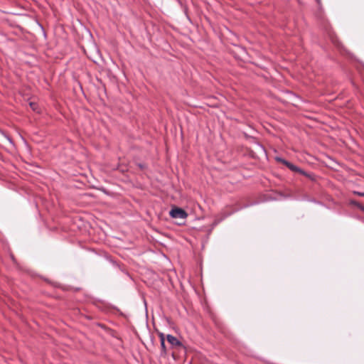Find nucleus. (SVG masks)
I'll return each instance as SVG.
<instances>
[{
    "label": "nucleus",
    "mask_w": 364,
    "mask_h": 364,
    "mask_svg": "<svg viewBox=\"0 0 364 364\" xmlns=\"http://www.w3.org/2000/svg\"><path fill=\"white\" fill-rule=\"evenodd\" d=\"M275 159H276L277 161L281 162L282 164L285 165L289 170H291L293 172H296L297 173V171H299V166L294 165V164H292L291 162L286 160L284 158H282V157H279V156H277L275 158Z\"/></svg>",
    "instance_id": "4"
},
{
    "label": "nucleus",
    "mask_w": 364,
    "mask_h": 364,
    "mask_svg": "<svg viewBox=\"0 0 364 364\" xmlns=\"http://www.w3.org/2000/svg\"><path fill=\"white\" fill-rule=\"evenodd\" d=\"M161 345V356L164 357L166 355V348L165 345V341H162V342L160 343Z\"/></svg>",
    "instance_id": "7"
},
{
    "label": "nucleus",
    "mask_w": 364,
    "mask_h": 364,
    "mask_svg": "<svg viewBox=\"0 0 364 364\" xmlns=\"http://www.w3.org/2000/svg\"><path fill=\"white\" fill-rule=\"evenodd\" d=\"M144 305H145V308L146 309V301L145 299H144Z\"/></svg>",
    "instance_id": "16"
},
{
    "label": "nucleus",
    "mask_w": 364,
    "mask_h": 364,
    "mask_svg": "<svg viewBox=\"0 0 364 364\" xmlns=\"http://www.w3.org/2000/svg\"><path fill=\"white\" fill-rule=\"evenodd\" d=\"M297 173L306 176V178H309L311 181H316V176L313 173L305 171L301 168H299V171H298Z\"/></svg>",
    "instance_id": "6"
},
{
    "label": "nucleus",
    "mask_w": 364,
    "mask_h": 364,
    "mask_svg": "<svg viewBox=\"0 0 364 364\" xmlns=\"http://www.w3.org/2000/svg\"><path fill=\"white\" fill-rule=\"evenodd\" d=\"M139 166L141 168H144V165H142V164H139Z\"/></svg>",
    "instance_id": "15"
},
{
    "label": "nucleus",
    "mask_w": 364,
    "mask_h": 364,
    "mask_svg": "<svg viewBox=\"0 0 364 364\" xmlns=\"http://www.w3.org/2000/svg\"><path fill=\"white\" fill-rule=\"evenodd\" d=\"M350 204L356 206L360 210H362V208H364V205H363L362 204H360V203H358V201H356L355 200H350Z\"/></svg>",
    "instance_id": "8"
},
{
    "label": "nucleus",
    "mask_w": 364,
    "mask_h": 364,
    "mask_svg": "<svg viewBox=\"0 0 364 364\" xmlns=\"http://www.w3.org/2000/svg\"><path fill=\"white\" fill-rule=\"evenodd\" d=\"M169 215L174 219H185L188 216V213L181 208L173 207L169 211Z\"/></svg>",
    "instance_id": "1"
},
{
    "label": "nucleus",
    "mask_w": 364,
    "mask_h": 364,
    "mask_svg": "<svg viewBox=\"0 0 364 364\" xmlns=\"http://www.w3.org/2000/svg\"><path fill=\"white\" fill-rule=\"evenodd\" d=\"M316 1H317V3H318V4H321V0H316Z\"/></svg>",
    "instance_id": "18"
},
{
    "label": "nucleus",
    "mask_w": 364,
    "mask_h": 364,
    "mask_svg": "<svg viewBox=\"0 0 364 364\" xmlns=\"http://www.w3.org/2000/svg\"><path fill=\"white\" fill-rule=\"evenodd\" d=\"M109 262L114 265V266H118L117 263L113 260L112 259H109Z\"/></svg>",
    "instance_id": "14"
},
{
    "label": "nucleus",
    "mask_w": 364,
    "mask_h": 364,
    "mask_svg": "<svg viewBox=\"0 0 364 364\" xmlns=\"http://www.w3.org/2000/svg\"><path fill=\"white\" fill-rule=\"evenodd\" d=\"M29 105L33 110H36L37 105L35 102H30Z\"/></svg>",
    "instance_id": "12"
},
{
    "label": "nucleus",
    "mask_w": 364,
    "mask_h": 364,
    "mask_svg": "<svg viewBox=\"0 0 364 364\" xmlns=\"http://www.w3.org/2000/svg\"><path fill=\"white\" fill-rule=\"evenodd\" d=\"M166 340L172 346L181 347L184 349L186 348L183 344L176 337L171 334H168L166 336Z\"/></svg>",
    "instance_id": "5"
},
{
    "label": "nucleus",
    "mask_w": 364,
    "mask_h": 364,
    "mask_svg": "<svg viewBox=\"0 0 364 364\" xmlns=\"http://www.w3.org/2000/svg\"><path fill=\"white\" fill-rule=\"evenodd\" d=\"M213 230H211V228L208 230V235Z\"/></svg>",
    "instance_id": "17"
},
{
    "label": "nucleus",
    "mask_w": 364,
    "mask_h": 364,
    "mask_svg": "<svg viewBox=\"0 0 364 364\" xmlns=\"http://www.w3.org/2000/svg\"><path fill=\"white\" fill-rule=\"evenodd\" d=\"M362 211H363V212H364V208H362Z\"/></svg>",
    "instance_id": "19"
},
{
    "label": "nucleus",
    "mask_w": 364,
    "mask_h": 364,
    "mask_svg": "<svg viewBox=\"0 0 364 364\" xmlns=\"http://www.w3.org/2000/svg\"><path fill=\"white\" fill-rule=\"evenodd\" d=\"M257 203H250V204H245V205H243L242 207L240 208H237V209H235L234 210H232V212L228 213V214H225L224 215L223 217L220 218H216L215 219V220L213 222V223L211 224L210 227H211V230H213L215 226H217L220 223H221L223 220H225L227 217L231 215L232 213H235L243 208H248L251 205H253L255 204H257Z\"/></svg>",
    "instance_id": "2"
},
{
    "label": "nucleus",
    "mask_w": 364,
    "mask_h": 364,
    "mask_svg": "<svg viewBox=\"0 0 364 364\" xmlns=\"http://www.w3.org/2000/svg\"><path fill=\"white\" fill-rule=\"evenodd\" d=\"M308 201H310V202H312L314 203H316V204H319V205H323V204L320 202V201H318L316 200V199L314 198H311V199H307Z\"/></svg>",
    "instance_id": "9"
},
{
    "label": "nucleus",
    "mask_w": 364,
    "mask_h": 364,
    "mask_svg": "<svg viewBox=\"0 0 364 364\" xmlns=\"http://www.w3.org/2000/svg\"><path fill=\"white\" fill-rule=\"evenodd\" d=\"M353 193L354 195H356V196H364V192H360V191H353Z\"/></svg>",
    "instance_id": "10"
},
{
    "label": "nucleus",
    "mask_w": 364,
    "mask_h": 364,
    "mask_svg": "<svg viewBox=\"0 0 364 364\" xmlns=\"http://www.w3.org/2000/svg\"><path fill=\"white\" fill-rule=\"evenodd\" d=\"M1 133L6 136V138L8 139V141L10 142V143H13L12 141V139L10 136H9L8 135H6V134H4V132H1Z\"/></svg>",
    "instance_id": "13"
},
{
    "label": "nucleus",
    "mask_w": 364,
    "mask_h": 364,
    "mask_svg": "<svg viewBox=\"0 0 364 364\" xmlns=\"http://www.w3.org/2000/svg\"><path fill=\"white\" fill-rule=\"evenodd\" d=\"M159 336L160 338V343L162 342V341H165L164 334L163 333H159Z\"/></svg>",
    "instance_id": "11"
},
{
    "label": "nucleus",
    "mask_w": 364,
    "mask_h": 364,
    "mask_svg": "<svg viewBox=\"0 0 364 364\" xmlns=\"http://www.w3.org/2000/svg\"><path fill=\"white\" fill-rule=\"evenodd\" d=\"M275 159H276L277 161L281 162L282 164L285 165L289 170H291L293 172H296L297 173V171H299V166L294 165V164H292L291 162L286 160L284 158H282V157H279V156H277L275 158Z\"/></svg>",
    "instance_id": "3"
}]
</instances>
